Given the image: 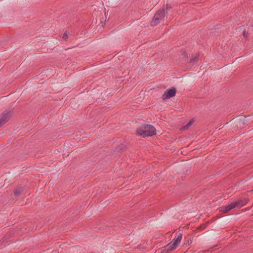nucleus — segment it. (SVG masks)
<instances>
[{
	"label": "nucleus",
	"instance_id": "9d476101",
	"mask_svg": "<svg viewBox=\"0 0 253 253\" xmlns=\"http://www.w3.org/2000/svg\"><path fill=\"white\" fill-rule=\"evenodd\" d=\"M182 55L183 57L185 58V59H187L188 57V55L185 51L182 52Z\"/></svg>",
	"mask_w": 253,
	"mask_h": 253
},
{
	"label": "nucleus",
	"instance_id": "4468645a",
	"mask_svg": "<svg viewBox=\"0 0 253 253\" xmlns=\"http://www.w3.org/2000/svg\"><path fill=\"white\" fill-rule=\"evenodd\" d=\"M171 8V6H169L168 4L167 5V6H166V10H169Z\"/></svg>",
	"mask_w": 253,
	"mask_h": 253
},
{
	"label": "nucleus",
	"instance_id": "423d86ee",
	"mask_svg": "<svg viewBox=\"0 0 253 253\" xmlns=\"http://www.w3.org/2000/svg\"><path fill=\"white\" fill-rule=\"evenodd\" d=\"M11 117V114L9 112L4 111L0 115V127L5 124Z\"/></svg>",
	"mask_w": 253,
	"mask_h": 253
},
{
	"label": "nucleus",
	"instance_id": "9b49d317",
	"mask_svg": "<svg viewBox=\"0 0 253 253\" xmlns=\"http://www.w3.org/2000/svg\"><path fill=\"white\" fill-rule=\"evenodd\" d=\"M212 251H213V250H212L211 249H209V250H207V251H202V253H206V252H212Z\"/></svg>",
	"mask_w": 253,
	"mask_h": 253
},
{
	"label": "nucleus",
	"instance_id": "0eeeda50",
	"mask_svg": "<svg viewBox=\"0 0 253 253\" xmlns=\"http://www.w3.org/2000/svg\"><path fill=\"white\" fill-rule=\"evenodd\" d=\"M23 190V189L21 187H17L14 190V195L18 197L20 195L21 192Z\"/></svg>",
	"mask_w": 253,
	"mask_h": 253
},
{
	"label": "nucleus",
	"instance_id": "f8f14e48",
	"mask_svg": "<svg viewBox=\"0 0 253 253\" xmlns=\"http://www.w3.org/2000/svg\"><path fill=\"white\" fill-rule=\"evenodd\" d=\"M248 33L246 32V31H244L243 32V35L244 37H247Z\"/></svg>",
	"mask_w": 253,
	"mask_h": 253
},
{
	"label": "nucleus",
	"instance_id": "20e7f679",
	"mask_svg": "<svg viewBox=\"0 0 253 253\" xmlns=\"http://www.w3.org/2000/svg\"><path fill=\"white\" fill-rule=\"evenodd\" d=\"M165 10L164 8L158 10L154 15L152 20L151 22V25L152 26L157 25L164 17Z\"/></svg>",
	"mask_w": 253,
	"mask_h": 253
},
{
	"label": "nucleus",
	"instance_id": "6e6552de",
	"mask_svg": "<svg viewBox=\"0 0 253 253\" xmlns=\"http://www.w3.org/2000/svg\"><path fill=\"white\" fill-rule=\"evenodd\" d=\"M193 121L192 120L190 121L185 126H182L181 128V130H185L188 129L189 127L192 125Z\"/></svg>",
	"mask_w": 253,
	"mask_h": 253
},
{
	"label": "nucleus",
	"instance_id": "ddd939ff",
	"mask_svg": "<svg viewBox=\"0 0 253 253\" xmlns=\"http://www.w3.org/2000/svg\"><path fill=\"white\" fill-rule=\"evenodd\" d=\"M67 37H68V35L67 34V32H65L64 34L63 38L66 39L67 38Z\"/></svg>",
	"mask_w": 253,
	"mask_h": 253
},
{
	"label": "nucleus",
	"instance_id": "7ed1b4c3",
	"mask_svg": "<svg viewBox=\"0 0 253 253\" xmlns=\"http://www.w3.org/2000/svg\"><path fill=\"white\" fill-rule=\"evenodd\" d=\"M182 239V234H180L177 237H175L172 241L164 247L161 253H168L169 252L175 250L178 246Z\"/></svg>",
	"mask_w": 253,
	"mask_h": 253
},
{
	"label": "nucleus",
	"instance_id": "f257e3e1",
	"mask_svg": "<svg viewBox=\"0 0 253 253\" xmlns=\"http://www.w3.org/2000/svg\"><path fill=\"white\" fill-rule=\"evenodd\" d=\"M155 128L150 125H145L137 129L136 133L138 135L142 136L143 137L146 136H152L155 135Z\"/></svg>",
	"mask_w": 253,
	"mask_h": 253
},
{
	"label": "nucleus",
	"instance_id": "1a4fd4ad",
	"mask_svg": "<svg viewBox=\"0 0 253 253\" xmlns=\"http://www.w3.org/2000/svg\"><path fill=\"white\" fill-rule=\"evenodd\" d=\"M199 54L198 53H196L192 55V57L190 59V62H193L196 61L197 59L199 58Z\"/></svg>",
	"mask_w": 253,
	"mask_h": 253
},
{
	"label": "nucleus",
	"instance_id": "f03ea898",
	"mask_svg": "<svg viewBox=\"0 0 253 253\" xmlns=\"http://www.w3.org/2000/svg\"><path fill=\"white\" fill-rule=\"evenodd\" d=\"M248 202L247 199H244L238 201L233 202L227 206L220 208V211L223 213H227L231 210L235 208H240L245 205Z\"/></svg>",
	"mask_w": 253,
	"mask_h": 253
},
{
	"label": "nucleus",
	"instance_id": "39448f33",
	"mask_svg": "<svg viewBox=\"0 0 253 253\" xmlns=\"http://www.w3.org/2000/svg\"><path fill=\"white\" fill-rule=\"evenodd\" d=\"M176 92V90L174 87L167 89L162 95L163 100H166L175 96Z\"/></svg>",
	"mask_w": 253,
	"mask_h": 253
}]
</instances>
